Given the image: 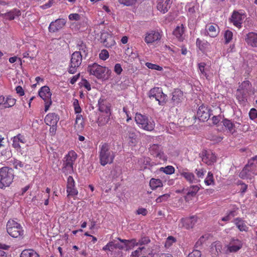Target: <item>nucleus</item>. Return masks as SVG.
Wrapping results in <instances>:
<instances>
[{"instance_id":"obj_21","label":"nucleus","mask_w":257,"mask_h":257,"mask_svg":"<svg viewBox=\"0 0 257 257\" xmlns=\"http://www.w3.org/2000/svg\"><path fill=\"white\" fill-rule=\"evenodd\" d=\"M66 21L63 19H58L54 22H52L48 28L49 31L51 33H55L62 29L66 24Z\"/></svg>"},{"instance_id":"obj_43","label":"nucleus","mask_w":257,"mask_h":257,"mask_svg":"<svg viewBox=\"0 0 257 257\" xmlns=\"http://www.w3.org/2000/svg\"><path fill=\"white\" fill-rule=\"evenodd\" d=\"M127 136L128 140V143L130 145H135L137 143V135L133 130L131 129L130 131H128Z\"/></svg>"},{"instance_id":"obj_4","label":"nucleus","mask_w":257,"mask_h":257,"mask_svg":"<svg viewBox=\"0 0 257 257\" xmlns=\"http://www.w3.org/2000/svg\"><path fill=\"white\" fill-rule=\"evenodd\" d=\"M251 86L248 80H244L239 84L236 90V98L240 104H244L247 101V95L252 90Z\"/></svg>"},{"instance_id":"obj_20","label":"nucleus","mask_w":257,"mask_h":257,"mask_svg":"<svg viewBox=\"0 0 257 257\" xmlns=\"http://www.w3.org/2000/svg\"><path fill=\"white\" fill-rule=\"evenodd\" d=\"M12 140L13 147L18 152L22 151V145H24L26 143L25 137L20 134L12 138Z\"/></svg>"},{"instance_id":"obj_48","label":"nucleus","mask_w":257,"mask_h":257,"mask_svg":"<svg viewBox=\"0 0 257 257\" xmlns=\"http://www.w3.org/2000/svg\"><path fill=\"white\" fill-rule=\"evenodd\" d=\"M160 170L167 175H172L175 172V168L172 166H167L165 167H161L160 169Z\"/></svg>"},{"instance_id":"obj_56","label":"nucleus","mask_w":257,"mask_h":257,"mask_svg":"<svg viewBox=\"0 0 257 257\" xmlns=\"http://www.w3.org/2000/svg\"><path fill=\"white\" fill-rule=\"evenodd\" d=\"M120 4L126 6H131L135 5L137 0H117Z\"/></svg>"},{"instance_id":"obj_18","label":"nucleus","mask_w":257,"mask_h":257,"mask_svg":"<svg viewBox=\"0 0 257 257\" xmlns=\"http://www.w3.org/2000/svg\"><path fill=\"white\" fill-rule=\"evenodd\" d=\"M16 102V100L9 95L5 97L3 95L0 96V109L10 108L13 106Z\"/></svg>"},{"instance_id":"obj_62","label":"nucleus","mask_w":257,"mask_h":257,"mask_svg":"<svg viewBox=\"0 0 257 257\" xmlns=\"http://www.w3.org/2000/svg\"><path fill=\"white\" fill-rule=\"evenodd\" d=\"M206 45L207 43H202V41L199 38L197 39L196 45L200 50L202 51Z\"/></svg>"},{"instance_id":"obj_53","label":"nucleus","mask_w":257,"mask_h":257,"mask_svg":"<svg viewBox=\"0 0 257 257\" xmlns=\"http://www.w3.org/2000/svg\"><path fill=\"white\" fill-rule=\"evenodd\" d=\"M75 113L77 114H80L82 111V109L79 105V101L77 99L74 100L73 103Z\"/></svg>"},{"instance_id":"obj_16","label":"nucleus","mask_w":257,"mask_h":257,"mask_svg":"<svg viewBox=\"0 0 257 257\" xmlns=\"http://www.w3.org/2000/svg\"><path fill=\"white\" fill-rule=\"evenodd\" d=\"M242 244L241 240L232 238L226 245L227 250L229 252H236L242 248Z\"/></svg>"},{"instance_id":"obj_3","label":"nucleus","mask_w":257,"mask_h":257,"mask_svg":"<svg viewBox=\"0 0 257 257\" xmlns=\"http://www.w3.org/2000/svg\"><path fill=\"white\" fill-rule=\"evenodd\" d=\"M135 120L138 126L146 131L152 132L155 127V121L147 115L137 112L135 115Z\"/></svg>"},{"instance_id":"obj_60","label":"nucleus","mask_w":257,"mask_h":257,"mask_svg":"<svg viewBox=\"0 0 257 257\" xmlns=\"http://www.w3.org/2000/svg\"><path fill=\"white\" fill-rule=\"evenodd\" d=\"M201 252L197 249L193 250L191 252L189 253L186 257H201Z\"/></svg>"},{"instance_id":"obj_14","label":"nucleus","mask_w":257,"mask_h":257,"mask_svg":"<svg viewBox=\"0 0 257 257\" xmlns=\"http://www.w3.org/2000/svg\"><path fill=\"white\" fill-rule=\"evenodd\" d=\"M131 257H153V253L149 247L140 246L132 252Z\"/></svg>"},{"instance_id":"obj_42","label":"nucleus","mask_w":257,"mask_h":257,"mask_svg":"<svg viewBox=\"0 0 257 257\" xmlns=\"http://www.w3.org/2000/svg\"><path fill=\"white\" fill-rule=\"evenodd\" d=\"M20 257H39V254L33 249H25L21 252Z\"/></svg>"},{"instance_id":"obj_47","label":"nucleus","mask_w":257,"mask_h":257,"mask_svg":"<svg viewBox=\"0 0 257 257\" xmlns=\"http://www.w3.org/2000/svg\"><path fill=\"white\" fill-rule=\"evenodd\" d=\"M205 184L207 186L214 185L215 181L213 178V175L211 172H208L207 176L204 180Z\"/></svg>"},{"instance_id":"obj_34","label":"nucleus","mask_w":257,"mask_h":257,"mask_svg":"<svg viewBox=\"0 0 257 257\" xmlns=\"http://www.w3.org/2000/svg\"><path fill=\"white\" fill-rule=\"evenodd\" d=\"M238 214V208L233 207L227 211L226 215L221 218V220L224 222L229 221L233 217L237 216Z\"/></svg>"},{"instance_id":"obj_17","label":"nucleus","mask_w":257,"mask_h":257,"mask_svg":"<svg viewBox=\"0 0 257 257\" xmlns=\"http://www.w3.org/2000/svg\"><path fill=\"white\" fill-rule=\"evenodd\" d=\"M100 39L103 45L107 48H111L116 44L114 37L107 32L102 33Z\"/></svg>"},{"instance_id":"obj_1","label":"nucleus","mask_w":257,"mask_h":257,"mask_svg":"<svg viewBox=\"0 0 257 257\" xmlns=\"http://www.w3.org/2000/svg\"><path fill=\"white\" fill-rule=\"evenodd\" d=\"M98 154L99 163L102 166L112 164L115 157V152L110 149L106 143L99 146Z\"/></svg>"},{"instance_id":"obj_55","label":"nucleus","mask_w":257,"mask_h":257,"mask_svg":"<svg viewBox=\"0 0 257 257\" xmlns=\"http://www.w3.org/2000/svg\"><path fill=\"white\" fill-rule=\"evenodd\" d=\"M170 194L168 193H166L159 196L156 199V201L157 203H161L163 202H165L168 200V199L170 198Z\"/></svg>"},{"instance_id":"obj_44","label":"nucleus","mask_w":257,"mask_h":257,"mask_svg":"<svg viewBox=\"0 0 257 257\" xmlns=\"http://www.w3.org/2000/svg\"><path fill=\"white\" fill-rule=\"evenodd\" d=\"M77 49L79 50V51H77V52H80L82 54V56L86 57L88 53V49L86 47V44L81 41H79L77 43Z\"/></svg>"},{"instance_id":"obj_8","label":"nucleus","mask_w":257,"mask_h":257,"mask_svg":"<svg viewBox=\"0 0 257 257\" xmlns=\"http://www.w3.org/2000/svg\"><path fill=\"white\" fill-rule=\"evenodd\" d=\"M150 98H154L160 105H163L167 101V95L163 92L162 89L160 87H154L151 89L148 93Z\"/></svg>"},{"instance_id":"obj_30","label":"nucleus","mask_w":257,"mask_h":257,"mask_svg":"<svg viewBox=\"0 0 257 257\" xmlns=\"http://www.w3.org/2000/svg\"><path fill=\"white\" fill-rule=\"evenodd\" d=\"M245 41L247 44L252 47H257V33L249 32L245 37Z\"/></svg>"},{"instance_id":"obj_11","label":"nucleus","mask_w":257,"mask_h":257,"mask_svg":"<svg viewBox=\"0 0 257 257\" xmlns=\"http://www.w3.org/2000/svg\"><path fill=\"white\" fill-rule=\"evenodd\" d=\"M151 155L160 160L165 162L167 160V156L163 151L162 146L158 144H152L149 149Z\"/></svg>"},{"instance_id":"obj_13","label":"nucleus","mask_w":257,"mask_h":257,"mask_svg":"<svg viewBox=\"0 0 257 257\" xmlns=\"http://www.w3.org/2000/svg\"><path fill=\"white\" fill-rule=\"evenodd\" d=\"M66 192L68 197H74L78 194V190L75 186V182L73 178L69 176L67 180Z\"/></svg>"},{"instance_id":"obj_28","label":"nucleus","mask_w":257,"mask_h":257,"mask_svg":"<svg viewBox=\"0 0 257 257\" xmlns=\"http://www.w3.org/2000/svg\"><path fill=\"white\" fill-rule=\"evenodd\" d=\"M21 15V12L18 9H13L9 12L5 14H2L1 16L6 19L12 21L15 19L18 18Z\"/></svg>"},{"instance_id":"obj_5","label":"nucleus","mask_w":257,"mask_h":257,"mask_svg":"<svg viewBox=\"0 0 257 257\" xmlns=\"http://www.w3.org/2000/svg\"><path fill=\"white\" fill-rule=\"evenodd\" d=\"M12 168L4 167L0 169V188L5 189L13 182L14 175Z\"/></svg>"},{"instance_id":"obj_58","label":"nucleus","mask_w":257,"mask_h":257,"mask_svg":"<svg viewBox=\"0 0 257 257\" xmlns=\"http://www.w3.org/2000/svg\"><path fill=\"white\" fill-rule=\"evenodd\" d=\"M99 56L100 59L105 60L109 57L108 52L106 50H102L100 52Z\"/></svg>"},{"instance_id":"obj_26","label":"nucleus","mask_w":257,"mask_h":257,"mask_svg":"<svg viewBox=\"0 0 257 257\" xmlns=\"http://www.w3.org/2000/svg\"><path fill=\"white\" fill-rule=\"evenodd\" d=\"M244 18V15L238 12L234 11L231 18V22L237 28H241L242 21Z\"/></svg>"},{"instance_id":"obj_49","label":"nucleus","mask_w":257,"mask_h":257,"mask_svg":"<svg viewBox=\"0 0 257 257\" xmlns=\"http://www.w3.org/2000/svg\"><path fill=\"white\" fill-rule=\"evenodd\" d=\"M225 43L228 44L231 41L233 38V33L230 30H226L224 34Z\"/></svg>"},{"instance_id":"obj_38","label":"nucleus","mask_w":257,"mask_h":257,"mask_svg":"<svg viewBox=\"0 0 257 257\" xmlns=\"http://www.w3.org/2000/svg\"><path fill=\"white\" fill-rule=\"evenodd\" d=\"M222 123L230 134H233L236 132L235 124L233 123L230 120L225 118L222 120Z\"/></svg>"},{"instance_id":"obj_10","label":"nucleus","mask_w":257,"mask_h":257,"mask_svg":"<svg viewBox=\"0 0 257 257\" xmlns=\"http://www.w3.org/2000/svg\"><path fill=\"white\" fill-rule=\"evenodd\" d=\"M82 54L80 52H74L71 56L70 66L68 71L70 74H74L82 62Z\"/></svg>"},{"instance_id":"obj_59","label":"nucleus","mask_w":257,"mask_h":257,"mask_svg":"<svg viewBox=\"0 0 257 257\" xmlns=\"http://www.w3.org/2000/svg\"><path fill=\"white\" fill-rule=\"evenodd\" d=\"M138 245V240L135 238H133L129 240V242L128 243L127 247L129 249H131L135 246Z\"/></svg>"},{"instance_id":"obj_7","label":"nucleus","mask_w":257,"mask_h":257,"mask_svg":"<svg viewBox=\"0 0 257 257\" xmlns=\"http://www.w3.org/2000/svg\"><path fill=\"white\" fill-rule=\"evenodd\" d=\"M106 70V67L100 65L96 63L88 65L87 68V71L90 75H93L99 79L105 77Z\"/></svg>"},{"instance_id":"obj_22","label":"nucleus","mask_w":257,"mask_h":257,"mask_svg":"<svg viewBox=\"0 0 257 257\" xmlns=\"http://www.w3.org/2000/svg\"><path fill=\"white\" fill-rule=\"evenodd\" d=\"M172 0H157V9L163 14L167 13L171 8Z\"/></svg>"},{"instance_id":"obj_46","label":"nucleus","mask_w":257,"mask_h":257,"mask_svg":"<svg viewBox=\"0 0 257 257\" xmlns=\"http://www.w3.org/2000/svg\"><path fill=\"white\" fill-rule=\"evenodd\" d=\"M109 114H105L99 116L97 120V123L99 126H103L107 123L109 120Z\"/></svg>"},{"instance_id":"obj_9","label":"nucleus","mask_w":257,"mask_h":257,"mask_svg":"<svg viewBox=\"0 0 257 257\" xmlns=\"http://www.w3.org/2000/svg\"><path fill=\"white\" fill-rule=\"evenodd\" d=\"M39 95L45 102V111L47 112L52 105V93L47 86H42L39 91Z\"/></svg>"},{"instance_id":"obj_61","label":"nucleus","mask_w":257,"mask_h":257,"mask_svg":"<svg viewBox=\"0 0 257 257\" xmlns=\"http://www.w3.org/2000/svg\"><path fill=\"white\" fill-rule=\"evenodd\" d=\"M195 172L198 178H203L206 171L204 169H196Z\"/></svg>"},{"instance_id":"obj_41","label":"nucleus","mask_w":257,"mask_h":257,"mask_svg":"<svg viewBox=\"0 0 257 257\" xmlns=\"http://www.w3.org/2000/svg\"><path fill=\"white\" fill-rule=\"evenodd\" d=\"M211 250L212 253L218 255L221 253L222 250V244L220 241H216L211 244Z\"/></svg>"},{"instance_id":"obj_36","label":"nucleus","mask_w":257,"mask_h":257,"mask_svg":"<svg viewBox=\"0 0 257 257\" xmlns=\"http://www.w3.org/2000/svg\"><path fill=\"white\" fill-rule=\"evenodd\" d=\"M183 93L180 89H175L172 93V101L174 105H178L182 101Z\"/></svg>"},{"instance_id":"obj_40","label":"nucleus","mask_w":257,"mask_h":257,"mask_svg":"<svg viewBox=\"0 0 257 257\" xmlns=\"http://www.w3.org/2000/svg\"><path fill=\"white\" fill-rule=\"evenodd\" d=\"M74 127L75 128L80 131H81L84 128V121L81 114H78L76 115Z\"/></svg>"},{"instance_id":"obj_32","label":"nucleus","mask_w":257,"mask_h":257,"mask_svg":"<svg viewBox=\"0 0 257 257\" xmlns=\"http://www.w3.org/2000/svg\"><path fill=\"white\" fill-rule=\"evenodd\" d=\"M117 248L122 249L123 246L119 243H115L113 241H110L102 247V250L106 252H112L114 249Z\"/></svg>"},{"instance_id":"obj_19","label":"nucleus","mask_w":257,"mask_h":257,"mask_svg":"<svg viewBox=\"0 0 257 257\" xmlns=\"http://www.w3.org/2000/svg\"><path fill=\"white\" fill-rule=\"evenodd\" d=\"M202 155V162L207 165H212L216 161L215 154L211 151H204Z\"/></svg>"},{"instance_id":"obj_52","label":"nucleus","mask_w":257,"mask_h":257,"mask_svg":"<svg viewBox=\"0 0 257 257\" xmlns=\"http://www.w3.org/2000/svg\"><path fill=\"white\" fill-rule=\"evenodd\" d=\"M176 241V239L172 236H169L167 237L165 243V246L166 248L170 247L174 243H175Z\"/></svg>"},{"instance_id":"obj_2","label":"nucleus","mask_w":257,"mask_h":257,"mask_svg":"<svg viewBox=\"0 0 257 257\" xmlns=\"http://www.w3.org/2000/svg\"><path fill=\"white\" fill-rule=\"evenodd\" d=\"M77 158V154L71 150L64 157L62 160V172L65 175L72 174L74 172V165Z\"/></svg>"},{"instance_id":"obj_15","label":"nucleus","mask_w":257,"mask_h":257,"mask_svg":"<svg viewBox=\"0 0 257 257\" xmlns=\"http://www.w3.org/2000/svg\"><path fill=\"white\" fill-rule=\"evenodd\" d=\"M199 189L200 188L198 185H191L186 189H183L181 192L186 193L184 196L185 201L188 202L191 200L192 198L196 195Z\"/></svg>"},{"instance_id":"obj_50","label":"nucleus","mask_w":257,"mask_h":257,"mask_svg":"<svg viewBox=\"0 0 257 257\" xmlns=\"http://www.w3.org/2000/svg\"><path fill=\"white\" fill-rule=\"evenodd\" d=\"M11 162L12 163L14 167L16 169L23 168L24 166V164L22 161L16 159L12 160Z\"/></svg>"},{"instance_id":"obj_27","label":"nucleus","mask_w":257,"mask_h":257,"mask_svg":"<svg viewBox=\"0 0 257 257\" xmlns=\"http://www.w3.org/2000/svg\"><path fill=\"white\" fill-rule=\"evenodd\" d=\"M59 115L55 113H49L44 119L45 123L48 125H57L59 120Z\"/></svg>"},{"instance_id":"obj_12","label":"nucleus","mask_w":257,"mask_h":257,"mask_svg":"<svg viewBox=\"0 0 257 257\" xmlns=\"http://www.w3.org/2000/svg\"><path fill=\"white\" fill-rule=\"evenodd\" d=\"M211 110L210 108L204 104L200 105L197 112L198 118L202 121H206L208 120L211 116Z\"/></svg>"},{"instance_id":"obj_33","label":"nucleus","mask_w":257,"mask_h":257,"mask_svg":"<svg viewBox=\"0 0 257 257\" xmlns=\"http://www.w3.org/2000/svg\"><path fill=\"white\" fill-rule=\"evenodd\" d=\"M238 214V208L233 207L227 211L226 215L221 218V220L224 222L229 221L233 217L237 216Z\"/></svg>"},{"instance_id":"obj_24","label":"nucleus","mask_w":257,"mask_h":257,"mask_svg":"<svg viewBox=\"0 0 257 257\" xmlns=\"http://www.w3.org/2000/svg\"><path fill=\"white\" fill-rule=\"evenodd\" d=\"M205 30L207 35L210 37H216L219 33V28L217 24L210 23L207 24L205 27Z\"/></svg>"},{"instance_id":"obj_6","label":"nucleus","mask_w":257,"mask_h":257,"mask_svg":"<svg viewBox=\"0 0 257 257\" xmlns=\"http://www.w3.org/2000/svg\"><path fill=\"white\" fill-rule=\"evenodd\" d=\"M6 228L7 232L12 237L17 238L24 236V230L21 225L14 219L8 220Z\"/></svg>"},{"instance_id":"obj_57","label":"nucleus","mask_w":257,"mask_h":257,"mask_svg":"<svg viewBox=\"0 0 257 257\" xmlns=\"http://www.w3.org/2000/svg\"><path fill=\"white\" fill-rule=\"evenodd\" d=\"M205 66L206 64L204 62H201L198 64V67L200 72L202 74H203L206 77V79H208V76L205 71Z\"/></svg>"},{"instance_id":"obj_37","label":"nucleus","mask_w":257,"mask_h":257,"mask_svg":"<svg viewBox=\"0 0 257 257\" xmlns=\"http://www.w3.org/2000/svg\"><path fill=\"white\" fill-rule=\"evenodd\" d=\"M98 109L105 114H110L109 107L106 103V100L103 98H100L98 101Z\"/></svg>"},{"instance_id":"obj_45","label":"nucleus","mask_w":257,"mask_h":257,"mask_svg":"<svg viewBox=\"0 0 257 257\" xmlns=\"http://www.w3.org/2000/svg\"><path fill=\"white\" fill-rule=\"evenodd\" d=\"M150 186L152 190H155L163 186L162 181L159 179L152 178L150 181Z\"/></svg>"},{"instance_id":"obj_35","label":"nucleus","mask_w":257,"mask_h":257,"mask_svg":"<svg viewBox=\"0 0 257 257\" xmlns=\"http://www.w3.org/2000/svg\"><path fill=\"white\" fill-rule=\"evenodd\" d=\"M179 172L180 175L183 177L185 180L190 183H193L195 182L196 179H195L194 174L192 172L188 171L187 169H183Z\"/></svg>"},{"instance_id":"obj_39","label":"nucleus","mask_w":257,"mask_h":257,"mask_svg":"<svg viewBox=\"0 0 257 257\" xmlns=\"http://www.w3.org/2000/svg\"><path fill=\"white\" fill-rule=\"evenodd\" d=\"M184 33V28L182 24L181 26H177L173 31V35L180 41L183 40V35Z\"/></svg>"},{"instance_id":"obj_63","label":"nucleus","mask_w":257,"mask_h":257,"mask_svg":"<svg viewBox=\"0 0 257 257\" xmlns=\"http://www.w3.org/2000/svg\"><path fill=\"white\" fill-rule=\"evenodd\" d=\"M69 19L71 21H79L80 20L81 17L78 14H71L69 16Z\"/></svg>"},{"instance_id":"obj_31","label":"nucleus","mask_w":257,"mask_h":257,"mask_svg":"<svg viewBox=\"0 0 257 257\" xmlns=\"http://www.w3.org/2000/svg\"><path fill=\"white\" fill-rule=\"evenodd\" d=\"M233 223L240 231L247 232L248 227L246 224L245 221L242 218L236 217L233 219Z\"/></svg>"},{"instance_id":"obj_25","label":"nucleus","mask_w":257,"mask_h":257,"mask_svg":"<svg viewBox=\"0 0 257 257\" xmlns=\"http://www.w3.org/2000/svg\"><path fill=\"white\" fill-rule=\"evenodd\" d=\"M252 166H245L239 173V177L243 179H251L255 173L252 172Z\"/></svg>"},{"instance_id":"obj_23","label":"nucleus","mask_w":257,"mask_h":257,"mask_svg":"<svg viewBox=\"0 0 257 257\" xmlns=\"http://www.w3.org/2000/svg\"><path fill=\"white\" fill-rule=\"evenodd\" d=\"M161 38V35L158 31H151L146 34L145 41L148 44L160 40Z\"/></svg>"},{"instance_id":"obj_29","label":"nucleus","mask_w":257,"mask_h":257,"mask_svg":"<svg viewBox=\"0 0 257 257\" xmlns=\"http://www.w3.org/2000/svg\"><path fill=\"white\" fill-rule=\"evenodd\" d=\"M197 221V217L191 216L190 217L182 218L181 223L182 227H184L186 229H190L193 228Z\"/></svg>"},{"instance_id":"obj_54","label":"nucleus","mask_w":257,"mask_h":257,"mask_svg":"<svg viewBox=\"0 0 257 257\" xmlns=\"http://www.w3.org/2000/svg\"><path fill=\"white\" fill-rule=\"evenodd\" d=\"M151 240L148 236H142L141 238L138 241V245L141 246L143 245L148 244L150 243Z\"/></svg>"},{"instance_id":"obj_64","label":"nucleus","mask_w":257,"mask_h":257,"mask_svg":"<svg viewBox=\"0 0 257 257\" xmlns=\"http://www.w3.org/2000/svg\"><path fill=\"white\" fill-rule=\"evenodd\" d=\"M249 117L251 119L257 118V110L255 108H251L249 112Z\"/></svg>"},{"instance_id":"obj_51","label":"nucleus","mask_w":257,"mask_h":257,"mask_svg":"<svg viewBox=\"0 0 257 257\" xmlns=\"http://www.w3.org/2000/svg\"><path fill=\"white\" fill-rule=\"evenodd\" d=\"M145 65L148 68L152 70H156L160 71H161L163 70L162 67L160 66L157 64H153L152 63L147 62L146 63Z\"/></svg>"}]
</instances>
